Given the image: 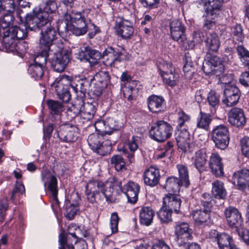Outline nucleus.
Instances as JSON below:
<instances>
[{"mask_svg":"<svg viewBox=\"0 0 249 249\" xmlns=\"http://www.w3.org/2000/svg\"><path fill=\"white\" fill-rule=\"evenodd\" d=\"M122 187V182L116 178H110L106 182L97 180H89L86 186V195L88 200L91 203L105 199L112 201L115 187Z\"/></svg>","mask_w":249,"mask_h":249,"instance_id":"1","label":"nucleus"},{"mask_svg":"<svg viewBox=\"0 0 249 249\" xmlns=\"http://www.w3.org/2000/svg\"><path fill=\"white\" fill-rule=\"evenodd\" d=\"M87 17L84 11L78 12L73 10L70 14H66L63 19L58 22L59 31L63 33L71 31L76 36L85 34L88 30Z\"/></svg>","mask_w":249,"mask_h":249,"instance_id":"2","label":"nucleus"},{"mask_svg":"<svg viewBox=\"0 0 249 249\" xmlns=\"http://www.w3.org/2000/svg\"><path fill=\"white\" fill-rule=\"evenodd\" d=\"M57 5L55 1L49 0L42 10L39 8L34 11L33 14H28L26 18V23L29 24L32 28H37V23L41 25L49 24L53 18L52 14L55 11Z\"/></svg>","mask_w":249,"mask_h":249,"instance_id":"3","label":"nucleus"},{"mask_svg":"<svg viewBox=\"0 0 249 249\" xmlns=\"http://www.w3.org/2000/svg\"><path fill=\"white\" fill-rule=\"evenodd\" d=\"M71 52L64 49L62 43L59 46L52 45L50 48L49 55H51L49 60L54 71L61 72L66 68L70 61Z\"/></svg>","mask_w":249,"mask_h":249,"instance_id":"4","label":"nucleus"},{"mask_svg":"<svg viewBox=\"0 0 249 249\" xmlns=\"http://www.w3.org/2000/svg\"><path fill=\"white\" fill-rule=\"evenodd\" d=\"M198 7L205 11L207 19L205 20L204 27L211 29L214 24L213 20L217 17L221 10L223 0H197Z\"/></svg>","mask_w":249,"mask_h":249,"instance_id":"5","label":"nucleus"},{"mask_svg":"<svg viewBox=\"0 0 249 249\" xmlns=\"http://www.w3.org/2000/svg\"><path fill=\"white\" fill-rule=\"evenodd\" d=\"M51 21H49V24L41 25L37 23V28H32L29 24L26 26L32 31L41 30V36L40 39V43L48 47L50 50L52 45H56L53 43V42L57 40L56 32L54 28L51 25Z\"/></svg>","mask_w":249,"mask_h":249,"instance_id":"6","label":"nucleus"},{"mask_svg":"<svg viewBox=\"0 0 249 249\" xmlns=\"http://www.w3.org/2000/svg\"><path fill=\"white\" fill-rule=\"evenodd\" d=\"M157 66L160 75L164 82L171 87L175 86L178 80L179 75L175 72L172 65L163 59H160L157 62Z\"/></svg>","mask_w":249,"mask_h":249,"instance_id":"7","label":"nucleus"},{"mask_svg":"<svg viewBox=\"0 0 249 249\" xmlns=\"http://www.w3.org/2000/svg\"><path fill=\"white\" fill-rule=\"evenodd\" d=\"M72 78L68 75H63L57 78L51 84L52 89L55 91L58 97L64 102H68L71 99V94L68 87L71 85Z\"/></svg>","mask_w":249,"mask_h":249,"instance_id":"8","label":"nucleus"},{"mask_svg":"<svg viewBox=\"0 0 249 249\" xmlns=\"http://www.w3.org/2000/svg\"><path fill=\"white\" fill-rule=\"evenodd\" d=\"M72 78L68 75H63L57 78L51 84L52 89L55 91L58 97L64 102H68L71 99V94L68 87L71 85Z\"/></svg>","mask_w":249,"mask_h":249,"instance_id":"9","label":"nucleus"},{"mask_svg":"<svg viewBox=\"0 0 249 249\" xmlns=\"http://www.w3.org/2000/svg\"><path fill=\"white\" fill-rule=\"evenodd\" d=\"M175 233L177 236L176 241L180 246L185 245L193 238L192 230L186 222L177 223L175 227Z\"/></svg>","mask_w":249,"mask_h":249,"instance_id":"10","label":"nucleus"},{"mask_svg":"<svg viewBox=\"0 0 249 249\" xmlns=\"http://www.w3.org/2000/svg\"><path fill=\"white\" fill-rule=\"evenodd\" d=\"M170 34L173 40L178 41L184 48H188L186 43L187 40L185 35V28L178 20H173L170 23Z\"/></svg>","mask_w":249,"mask_h":249,"instance_id":"11","label":"nucleus"},{"mask_svg":"<svg viewBox=\"0 0 249 249\" xmlns=\"http://www.w3.org/2000/svg\"><path fill=\"white\" fill-rule=\"evenodd\" d=\"M115 29L117 35L124 39L130 38L134 33L132 22L123 18L117 19Z\"/></svg>","mask_w":249,"mask_h":249,"instance_id":"12","label":"nucleus"},{"mask_svg":"<svg viewBox=\"0 0 249 249\" xmlns=\"http://www.w3.org/2000/svg\"><path fill=\"white\" fill-rule=\"evenodd\" d=\"M224 213L229 226L235 230L242 227L243 218L241 213L235 207H229L225 209Z\"/></svg>","mask_w":249,"mask_h":249,"instance_id":"13","label":"nucleus"},{"mask_svg":"<svg viewBox=\"0 0 249 249\" xmlns=\"http://www.w3.org/2000/svg\"><path fill=\"white\" fill-rule=\"evenodd\" d=\"M172 132L171 125H154L149 131V136L157 142H163L171 136Z\"/></svg>","mask_w":249,"mask_h":249,"instance_id":"14","label":"nucleus"},{"mask_svg":"<svg viewBox=\"0 0 249 249\" xmlns=\"http://www.w3.org/2000/svg\"><path fill=\"white\" fill-rule=\"evenodd\" d=\"M41 179L44 186L51 192L53 198L57 202L58 187L56 177L49 170H44L41 173Z\"/></svg>","mask_w":249,"mask_h":249,"instance_id":"15","label":"nucleus"},{"mask_svg":"<svg viewBox=\"0 0 249 249\" xmlns=\"http://www.w3.org/2000/svg\"><path fill=\"white\" fill-rule=\"evenodd\" d=\"M76 115L81 113L82 117L88 120L91 119L95 112L94 106L89 104H85L81 100H78L71 109Z\"/></svg>","mask_w":249,"mask_h":249,"instance_id":"16","label":"nucleus"},{"mask_svg":"<svg viewBox=\"0 0 249 249\" xmlns=\"http://www.w3.org/2000/svg\"><path fill=\"white\" fill-rule=\"evenodd\" d=\"M182 126L183 125L177 126L176 139L178 148L182 152H186L190 149V140L187 129Z\"/></svg>","mask_w":249,"mask_h":249,"instance_id":"17","label":"nucleus"},{"mask_svg":"<svg viewBox=\"0 0 249 249\" xmlns=\"http://www.w3.org/2000/svg\"><path fill=\"white\" fill-rule=\"evenodd\" d=\"M240 96L238 88L234 86H229L224 90L222 103L227 107H231L237 104Z\"/></svg>","mask_w":249,"mask_h":249,"instance_id":"18","label":"nucleus"},{"mask_svg":"<svg viewBox=\"0 0 249 249\" xmlns=\"http://www.w3.org/2000/svg\"><path fill=\"white\" fill-rule=\"evenodd\" d=\"M209 166L211 172L215 177L220 178L224 176V172L222 158L217 153H213L211 155Z\"/></svg>","mask_w":249,"mask_h":249,"instance_id":"19","label":"nucleus"},{"mask_svg":"<svg viewBox=\"0 0 249 249\" xmlns=\"http://www.w3.org/2000/svg\"><path fill=\"white\" fill-rule=\"evenodd\" d=\"M247 169L235 172L232 178V182L238 189L244 190L249 186V174Z\"/></svg>","mask_w":249,"mask_h":249,"instance_id":"20","label":"nucleus"},{"mask_svg":"<svg viewBox=\"0 0 249 249\" xmlns=\"http://www.w3.org/2000/svg\"><path fill=\"white\" fill-rule=\"evenodd\" d=\"M140 190V186L132 181L128 182L124 186V191L128 201L132 204H135L137 201Z\"/></svg>","mask_w":249,"mask_h":249,"instance_id":"21","label":"nucleus"},{"mask_svg":"<svg viewBox=\"0 0 249 249\" xmlns=\"http://www.w3.org/2000/svg\"><path fill=\"white\" fill-rule=\"evenodd\" d=\"M143 180L144 183L151 187L156 186L159 182L160 175L159 169L151 166L144 172Z\"/></svg>","mask_w":249,"mask_h":249,"instance_id":"22","label":"nucleus"},{"mask_svg":"<svg viewBox=\"0 0 249 249\" xmlns=\"http://www.w3.org/2000/svg\"><path fill=\"white\" fill-rule=\"evenodd\" d=\"M125 51L122 50L121 52L115 51L112 48H109L105 50L103 53V57L107 60L108 65H111L116 61H122L126 59L125 54Z\"/></svg>","mask_w":249,"mask_h":249,"instance_id":"23","label":"nucleus"},{"mask_svg":"<svg viewBox=\"0 0 249 249\" xmlns=\"http://www.w3.org/2000/svg\"><path fill=\"white\" fill-rule=\"evenodd\" d=\"M181 200L179 197L172 193L166 194L163 198L164 206L172 211L178 213L181 204Z\"/></svg>","mask_w":249,"mask_h":249,"instance_id":"24","label":"nucleus"},{"mask_svg":"<svg viewBox=\"0 0 249 249\" xmlns=\"http://www.w3.org/2000/svg\"><path fill=\"white\" fill-rule=\"evenodd\" d=\"M215 239L219 249H235L237 248L232 237L228 234H218Z\"/></svg>","mask_w":249,"mask_h":249,"instance_id":"25","label":"nucleus"},{"mask_svg":"<svg viewBox=\"0 0 249 249\" xmlns=\"http://www.w3.org/2000/svg\"><path fill=\"white\" fill-rule=\"evenodd\" d=\"M229 121L231 124H244L246 118L242 109L232 108L229 113Z\"/></svg>","mask_w":249,"mask_h":249,"instance_id":"26","label":"nucleus"},{"mask_svg":"<svg viewBox=\"0 0 249 249\" xmlns=\"http://www.w3.org/2000/svg\"><path fill=\"white\" fill-rule=\"evenodd\" d=\"M79 53L81 59H87L91 66L97 64L101 57L99 52L94 50H89L86 48H84V50L81 49Z\"/></svg>","mask_w":249,"mask_h":249,"instance_id":"27","label":"nucleus"},{"mask_svg":"<svg viewBox=\"0 0 249 249\" xmlns=\"http://www.w3.org/2000/svg\"><path fill=\"white\" fill-rule=\"evenodd\" d=\"M154 215V211L151 207H142L139 213L140 223L145 226H149L153 221Z\"/></svg>","mask_w":249,"mask_h":249,"instance_id":"28","label":"nucleus"},{"mask_svg":"<svg viewBox=\"0 0 249 249\" xmlns=\"http://www.w3.org/2000/svg\"><path fill=\"white\" fill-rule=\"evenodd\" d=\"M164 99L161 96L152 95L147 100L148 108L153 113L159 112L161 110Z\"/></svg>","mask_w":249,"mask_h":249,"instance_id":"29","label":"nucleus"},{"mask_svg":"<svg viewBox=\"0 0 249 249\" xmlns=\"http://www.w3.org/2000/svg\"><path fill=\"white\" fill-rule=\"evenodd\" d=\"M212 194L213 196L218 199H224L227 196V191L224 183L216 180L212 182Z\"/></svg>","mask_w":249,"mask_h":249,"instance_id":"30","label":"nucleus"},{"mask_svg":"<svg viewBox=\"0 0 249 249\" xmlns=\"http://www.w3.org/2000/svg\"><path fill=\"white\" fill-rule=\"evenodd\" d=\"M192 160L199 171L203 170L207 160V156L204 150L200 149L196 152L195 155L192 158Z\"/></svg>","mask_w":249,"mask_h":249,"instance_id":"31","label":"nucleus"},{"mask_svg":"<svg viewBox=\"0 0 249 249\" xmlns=\"http://www.w3.org/2000/svg\"><path fill=\"white\" fill-rule=\"evenodd\" d=\"M182 186L181 181L177 177L172 176L166 179L164 188L167 191L175 193L179 192Z\"/></svg>","mask_w":249,"mask_h":249,"instance_id":"32","label":"nucleus"},{"mask_svg":"<svg viewBox=\"0 0 249 249\" xmlns=\"http://www.w3.org/2000/svg\"><path fill=\"white\" fill-rule=\"evenodd\" d=\"M206 46L210 52H216L220 47V42L215 33L209 34L205 41Z\"/></svg>","mask_w":249,"mask_h":249,"instance_id":"33","label":"nucleus"},{"mask_svg":"<svg viewBox=\"0 0 249 249\" xmlns=\"http://www.w3.org/2000/svg\"><path fill=\"white\" fill-rule=\"evenodd\" d=\"M3 45L8 51L17 50V45L15 42V37L12 33H9L7 29L4 32L3 37Z\"/></svg>","mask_w":249,"mask_h":249,"instance_id":"34","label":"nucleus"},{"mask_svg":"<svg viewBox=\"0 0 249 249\" xmlns=\"http://www.w3.org/2000/svg\"><path fill=\"white\" fill-rule=\"evenodd\" d=\"M177 168L179 176V178H178L181 181L183 186L186 188L188 187L190 183L187 166L182 164H179L177 165Z\"/></svg>","mask_w":249,"mask_h":249,"instance_id":"35","label":"nucleus"},{"mask_svg":"<svg viewBox=\"0 0 249 249\" xmlns=\"http://www.w3.org/2000/svg\"><path fill=\"white\" fill-rule=\"evenodd\" d=\"M210 213L202 209L196 210L193 212V218L196 224L201 225L210 219Z\"/></svg>","mask_w":249,"mask_h":249,"instance_id":"36","label":"nucleus"},{"mask_svg":"<svg viewBox=\"0 0 249 249\" xmlns=\"http://www.w3.org/2000/svg\"><path fill=\"white\" fill-rule=\"evenodd\" d=\"M137 81L131 80L129 82L124 83V86L123 88L124 96L128 101H132L133 99V91L138 84Z\"/></svg>","mask_w":249,"mask_h":249,"instance_id":"37","label":"nucleus"},{"mask_svg":"<svg viewBox=\"0 0 249 249\" xmlns=\"http://www.w3.org/2000/svg\"><path fill=\"white\" fill-rule=\"evenodd\" d=\"M215 69V75L220 76L224 71V66L220 58L217 56H212L207 60Z\"/></svg>","mask_w":249,"mask_h":249,"instance_id":"38","label":"nucleus"},{"mask_svg":"<svg viewBox=\"0 0 249 249\" xmlns=\"http://www.w3.org/2000/svg\"><path fill=\"white\" fill-rule=\"evenodd\" d=\"M185 64L183 67V71L185 75L187 78H190L195 71L194 63H193L191 57L189 54H186L184 60Z\"/></svg>","mask_w":249,"mask_h":249,"instance_id":"39","label":"nucleus"},{"mask_svg":"<svg viewBox=\"0 0 249 249\" xmlns=\"http://www.w3.org/2000/svg\"><path fill=\"white\" fill-rule=\"evenodd\" d=\"M213 141L216 146L220 149H225L229 143V134L226 135H219V133L216 135H213Z\"/></svg>","mask_w":249,"mask_h":249,"instance_id":"40","label":"nucleus"},{"mask_svg":"<svg viewBox=\"0 0 249 249\" xmlns=\"http://www.w3.org/2000/svg\"><path fill=\"white\" fill-rule=\"evenodd\" d=\"M25 28L21 27L12 26L9 27L7 30L9 33H12L13 36H14L17 39H23L27 36L26 28H29L25 24Z\"/></svg>","mask_w":249,"mask_h":249,"instance_id":"41","label":"nucleus"},{"mask_svg":"<svg viewBox=\"0 0 249 249\" xmlns=\"http://www.w3.org/2000/svg\"><path fill=\"white\" fill-rule=\"evenodd\" d=\"M44 68L39 65L32 64L28 68V72L35 79H40L44 74Z\"/></svg>","mask_w":249,"mask_h":249,"instance_id":"42","label":"nucleus"},{"mask_svg":"<svg viewBox=\"0 0 249 249\" xmlns=\"http://www.w3.org/2000/svg\"><path fill=\"white\" fill-rule=\"evenodd\" d=\"M236 51L240 61L245 66L249 65V51L242 45H238Z\"/></svg>","mask_w":249,"mask_h":249,"instance_id":"43","label":"nucleus"},{"mask_svg":"<svg viewBox=\"0 0 249 249\" xmlns=\"http://www.w3.org/2000/svg\"><path fill=\"white\" fill-rule=\"evenodd\" d=\"M102 137L97 134L90 135L87 140L89 146L94 152L101 146L102 143Z\"/></svg>","mask_w":249,"mask_h":249,"instance_id":"44","label":"nucleus"},{"mask_svg":"<svg viewBox=\"0 0 249 249\" xmlns=\"http://www.w3.org/2000/svg\"><path fill=\"white\" fill-rule=\"evenodd\" d=\"M172 210L163 205L158 212V215L162 222L168 223L172 221Z\"/></svg>","mask_w":249,"mask_h":249,"instance_id":"45","label":"nucleus"},{"mask_svg":"<svg viewBox=\"0 0 249 249\" xmlns=\"http://www.w3.org/2000/svg\"><path fill=\"white\" fill-rule=\"evenodd\" d=\"M110 163L113 165L118 171H122L125 168V162L122 156L114 155L110 159Z\"/></svg>","mask_w":249,"mask_h":249,"instance_id":"46","label":"nucleus"},{"mask_svg":"<svg viewBox=\"0 0 249 249\" xmlns=\"http://www.w3.org/2000/svg\"><path fill=\"white\" fill-rule=\"evenodd\" d=\"M25 193V189L23 184L21 182L17 181L12 192L11 199L13 201H15L18 197H19L21 195Z\"/></svg>","mask_w":249,"mask_h":249,"instance_id":"47","label":"nucleus"},{"mask_svg":"<svg viewBox=\"0 0 249 249\" xmlns=\"http://www.w3.org/2000/svg\"><path fill=\"white\" fill-rule=\"evenodd\" d=\"M49 49H48L47 50H45L42 51L40 54L35 57L34 58V63L33 64L39 65L40 66L44 68L47 58L49 59V58L51 56V55H49Z\"/></svg>","mask_w":249,"mask_h":249,"instance_id":"48","label":"nucleus"},{"mask_svg":"<svg viewBox=\"0 0 249 249\" xmlns=\"http://www.w3.org/2000/svg\"><path fill=\"white\" fill-rule=\"evenodd\" d=\"M47 106L52 114H59L63 110V105L56 101L48 100Z\"/></svg>","mask_w":249,"mask_h":249,"instance_id":"49","label":"nucleus"},{"mask_svg":"<svg viewBox=\"0 0 249 249\" xmlns=\"http://www.w3.org/2000/svg\"><path fill=\"white\" fill-rule=\"evenodd\" d=\"M231 33L233 36L234 40L238 42H242L244 38V35L243 32V29L239 24H236L231 29Z\"/></svg>","mask_w":249,"mask_h":249,"instance_id":"50","label":"nucleus"},{"mask_svg":"<svg viewBox=\"0 0 249 249\" xmlns=\"http://www.w3.org/2000/svg\"><path fill=\"white\" fill-rule=\"evenodd\" d=\"M207 99L209 105L211 106L214 107L218 106L219 103L220 95L215 90H211L209 92Z\"/></svg>","mask_w":249,"mask_h":249,"instance_id":"51","label":"nucleus"},{"mask_svg":"<svg viewBox=\"0 0 249 249\" xmlns=\"http://www.w3.org/2000/svg\"><path fill=\"white\" fill-rule=\"evenodd\" d=\"M93 79L97 82L107 84L109 80V76L107 72L101 71L96 73Z\"/></svg>","mask_w":249,"mask_h":249,"instance_id":"52","label":"nucleus"},{"mask_svg":"<svg viewBox=\"0 0 249 249\" xmlns=\"http://www.w3.org/2000/svg\"><path fill=\"white\" fill-rule=\"evenodd\" d=\"M202 33L200 32H195L193 35V40L190 42L187 41L186 44L188 48L185 49H190L193 48L195 43H200L202 41Z\"/></svg>","mask_w":249,"mask_h":249,"instance_id":"53","label":"nucleus"},{"mask_svg":"<svg viewBox=\"0 0 249 249\" xmlns=\"http://www.w3.org/2000/svg\"><path fill=\"white\" fill-rule=\"evenodd\" d=\"M59 249H74V247L71 244H67V239L64 232H61L59 236Z\"/></svg>","mask_w":249,"mask_h":249,"instance_id":"54","label":"nucleus"},{"mask_svg":"<svg viewBox=\"0 0 249 249\" xmlns=\"http://www.w3.org/2000/svg\"><path fill=\"white\" fill-rule=\"evenodd\" d=\"M8 207V204L7 199H2L0 202V224L2 223L4 220Z\"/></svg>","mask_w":249,"mask_h":249,"instance_id":"55","label":"nucleus"},{"mask_svg":"<svg viewBox=\"0 0 249 249\" xmlns=\"http://www.w3.org/2000/svg\"><path fill=\"white\" fill-rule=\"evenodd\" d=\"M111 149V146L108 144H103V142L101 144V146L97 150H95V152L98 154L99 155L104 156L107 155L110 153Z\"/></svg>","mask_w":249,"mask_h":249,"instance_id":"56","label":"nucleus"},{"mask_svg":"<svg viewBox=\"0 0 249 249\" xmlns=\"http://www.w3.org/2000/svg\"><path fill=\"white\" fill-rule=\"evenodd\" d=\"M119 219V218L117 213H114L111 214L110 225L112 233H116L118 231V225Z\"/></svg>","mask_w":249,"mask_h":249,"instance_id":"57","label":"nucleus"},{"mask_svg":"<svg viewBox=\"0 0 249 249\" xmlns=\"http://www.w3.org/2000/svg\"><path fill=\"white\" fill-rule=\"evenodd\" d=\"M212 120V117L209 114L201 111L197 119V124H209Z\"/></svg>","mask_w":249,"mask_h":249,"instance_id":"58","label":"nucleus"},{"mask_svg":"<svg viewBox=\"0 0 249 249\" xmlns=\"http://www.w3.org/2000/svg\"><path fill=\"white\" fill-rule=\"evenodd\" d=\"M66 217L70 220L72 219L78 211V206L77 204H71L69 206L67 207Z\"/></svg>","mask_w":249,"mask_h":249,"instance_id":"59","label":"nucleus"},{"mask_svg":"<svg viewBox=\"0 0 249 249\" xmlns=\"http://www.w3.org/2000/svg\"><path fill=\"white\" fill-rule=\"evenodd\" d=\"M241 150L246 156H249V138L244 137L241 140Z\"/></svg>","mask_w":249,"mask_h":249,"instance_id":"60","label":"nucleus"},{"mask_svg":"<svg viewBox=\"0 0 249 249\" xmlns=\"http://www.w3.org/2000/svg\"><path fill=\"white\" fill-rule=\"evenodd\" d=\"M139 139L138 137L133 136L128 140L127 145L131 152H134L138 148Z\"/></svg>","mask_w":249,"mask_h":249,"instance_id":"61","label":"nucleus"},{"mask_svg":"<svg viewBox=\"0 0 249 249\" xmlns=\"http://www.w3.org/2000/svg\"><path fill=\"white\" fill-rule=\"evenodd\" d=\"M202 70L206 74H213L215 75L214 67H213L208 60H205L203 62Z\"/></svg>","mask_w":249,"mask_h":249,"instance_id":"62","label":"nucleus"},{"mask_svg":"<svg viewBox=\"0 0 249 249\" xmlns=\"http://www.w3.org/2000/svg\"><path fill=\"white\" fill-rule=\"evenodd\" d=\"M236 231L244 242L247 245H249V231L246 229H243L242 227L236 230Z\"/></svg>","mask_w":249,"mask_h":249,"instance_id":"63","label":"nucleus"},{"mask_svg":"<svg viewBox=\"0 0 249 249\" xmlns=\"http://www.w3.org/2000/svg\"><path fill=\"white\" fill-rule=\"evenodd\" d=\"M152 249H170V248L164 241L159 240L153 243Z\"/></svg>","mask_w":249,"mask_h":249,"instance_id":"64","label":"nucleus"}]
</instances>
